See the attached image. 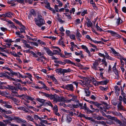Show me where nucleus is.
<instances>
[{
	"mask_svg": "<svg viewBox=\"0 0 126 126\" xmlns=\"http://www.w3.org/2000/svg\"><path fill=\"white\" fill-rule=\"evenodd\" d=\"M101 60V59H98L95 60L93 64L92 68L95 70H97L98 69L97 67L99 65Z\"/></svg>",
	"mask_w": 126,
	"mask_h": 126,
	"instance_id": "f257e3e1",
	"label": "nucleus"
},
{
	"mask_svg": "<svg viewBox=\"0 0 126 126\" xmlns=\"http://www.w3.org/2000/svg\"><path fill=\"white\" fill-rule=\"evenodd\" d=\"M84 78L83 79H84V80H82L81 81L83 84L86 86H88L89 84L91 81H92V80L90 78Z\"/></svg>",
	"mask_w": 126,
	"mask_h": 126,
	"instance_id": "f03ea898",
	"label": "nucleus"
},
{
	"mask_svg": "<svg viewBox=\"0 0 126 126\" xmlns=\"http://www.w3.org/2000/svg\"><path fill=\"white\" fill-rule=\"evenodd\" d=\"M21 26V28L19 29L20 31V32H16V34L19 35H20V33H22L23 32L24 33H25V28L24 26L22 24L20 25Z\"/></svg>",
	"mask_w": 126,
	"mask_h": 126,
	"instance_id": "7ed1b4c3",
	"label": "nucleus"
},
{
	"mask_svg": "<svg viewBox=\"0 0 126 126\" xmlns=\"http://www.w3.org/2000/svg\"><path fill=\"white\" fill-rule=\"evenodd\" d=\"M64 88L65 89L71 91H73L74 90L73 86L72 84H68L65 86Z\"/></svg>",
	"mask_w": 126,
	"mask_h": 126,
	"instance_id": "20e7f679",
	"label": "nucleus"
},
{
	"mask_svg": "<svg viewBox=\"0 0 126 126\" xmlns=\"http://www.w3.org/2000/svg\"><path fill=\"white\" fill-rule=\"evenodd\" d=\"M119 126H126V120L123 118V121L119 120Z\"/></svg>",
	"mask_w": 126,
	"mask_h": 126,
	"instance_id": "39448f33",
	"label": "nucleus"
},
{
	"mask_svg": "<svg viewBox=\"0 0 126 126\" xmlns=\"http://www.w3.org/2000/svg\"><path fill=\"white\" fill-rule=\"evenodd\" d=\"M15 120H16V122L19 123H25L26 122V121L25 120L18 117H16Z\"/></svg>",
	"mask_w": 126,
	"mask_h": 126,
	"instance_id": "423d86ee",
	"label": "nucleus"
},
{
	"mask_svg": "<svg viewBox=\"0 0 126 126\" xmlns=\"http://www.w3.org/2000/svg\"><path fill=\"white\" fill-rule=\"evenodd\" d=\"M45 24V21L43 19L39 20L38 22L36 23V24L39 27H41L42 25Z\"/></svg>",
	"mask_w": 126,
	"mask_h": 126,
	"instance_id": "0eeeda50",
	"label": "nucleus"
},
{
	"mask_svg": "<svg viewBox=\"0 0 126 126\" xmlns=\"http://www.w3.org/2000/svg\"><path fill=\"white\" fill-rule=\"evenodd\" d=\"M44 48L45 50L48 55L51 56H52L53 55V53L52 52V51L48 48L44 47Z\"/></svg>",
	"mask_w": 126,
	"mask_h": 126,
	"instance_id": "6e6552de",
	"label": "nucleus"
},
{
	"mask_svg": "<svg viewBox=\"0 0 126 126\" xmlns=\"http://www.w3.org/2000/svg\"><path fill=\"white\" fill-rule=\"evenodd\" d=\"M107 117L108 118L111 120H114L115 122H118V120L117 119V118H116L115 117H112L109 115H108L107 116Z\"/></svg>",
	"mask_w": 126,
	"mask_h": 126,
	"instance_id": "1a4fd4ad",
	"label": "nucleus"
},
{
	"mask_svg": "<svg viewBox=\"0 0 126 126\" xmlns=\"http://www.w3.org/2000/svg\"><path fill=\"white\" fill-rule=\"evenodd\" d=\"M117 63H115L113 67H112V70L114 72L115 74L117 75V76L118 75V70L116 69V65Z\"/></svg>",
	"mask_w": 126,
	"mask_h": 126,
	"instance_id": "9d476101",
	"label": "nucleus"
},
{
	"mask_svg": "<svg viewBox=\"0 0 126 126\" xmlns=\"http://www.w3.org/2000/svg\"><path fill=\"white\" fill-rule=\"evenodd\" d=\"M44 95L47 97H49L51 100L53 99L54 98V95L51 94H49L47 93H44Z\"/></svg>",
	"mask_w": 126,
	"mask_h": 126,
	"instance_id": "9b49d317",
	"label": "nucleus"
},
{
	"mask_svg": "<svg viewBox=\"0 0 126 126\" xmlns=\"http://www.w3.org/2000/svg\"><path fill=\"white\" fill-rule=\"evenodd\" d=\"M85 92L86 94V96H89L90 95L91 92L89 89L84 88Z\"/></svg>",
	"mask_w": 126,
	"mask_h": 126,
	"instance_id": "f8f14e48",
	"label": "nucleus"
},
{
	"mask_svg": "<svg viewBox=\"0 0 126 126\" xmlns=\"http://www.w3.org/2000/svg\"><path fill=\"white\" fill-rule=\"evenodd\" d=\"M9 120H3V121L6 124H8L9 125H11L12 126H16L17 125L14 124H12L10 122Z\"/></svg>",
	"mask_w": 126,
	"mask_h": 126,
	"instance_id": "ddd939ff",
	"label": "nucleus"
},
{
	"mask_svg": "<svg viewBox=\"0 0 126 126\" xmlns=\"http://www.w3.org/2000/svg\"><path fill=\"white\" fill-rule=\"evenodd\" d=\"M21 85L20 83H17L15 87V88H16V90H15L17 91L18 89H19L21 90L22 87L21 86Z\"/></svg>",
	"mask_w": 126,
	"mask_h": 126,
	"instance_id": "4468645a",
	"label": "nucleus"
},
{
	"mask_svg": "<svg viewBox=\"0 0 126 126\" xmlns=\"http://www.w3.org/2000/svg\"><path fill=\"white\" fill-rule=\"evenodd\" d=\"M64 61L65 63H67L71 64H73L75 66L76 65L75 63L72 62L70 60L68 59H65L64 60Z\"/></svg>",
	"mask_w": 126,
	"mask_h": 126,
	"instance_id": "2eb2a0df",
	"label": "nucleus"
},
{
	"mask_svg": "<svg viewBox=\"0 0 126 126\" xmlns=\"http://www.w3.org/2000/svg\"><path fill=\"white\" fill-rule=\"evenodd\" d=\"M59 96L56 94H54V98H53V101L56 102H58Z\"/></svg>",
	"mask_w": 126,
	"mask_h": 126,
	"instance_id": "dca6fc26",
	"label": "nucleus"
},
{
	"mask_svg": "<svg viewBox=\"0 0 126 126\" xmlns=\"http://www.w3.org/2000/svg\"><path fill=\"white\" fill-rule=\"evenodd\" d=\"M121 102H120L119 104V110H125L124 107L121 105Z\"/></svg>",
	"mask_w": 126,
	"mask_h": 126,
	"instance_id": "f3484780",
	"label": "nucleus"
},
{
	"mask_svg": "<svg viewBox=\"0 0 126 126\" xmlns=\"http://www.w3.org/2000/svg\"><path fill=\"white\" fill-rule=\"evenodd\" d=\"M71 70L69 68L68 69H63V76H64V74L65 73H67L69 72H70L71 71Z\"/></svg>",
	"mask_w": 126,
	"mask_h": 126,
	"instance_id": "a211bd4d",
	"label": "nucleus"
},
{
	"mask_svg": "<svg viewBox=\"0 0 126 126\" xmlns=\"http://www.w3.org/2000/svg\"><path fill=\"white\" fill-rule=\"evenodd\" d=\"M87 20L88 21L87 22H86V23L87 24V26L88 27H91L92 26V23L91 22L90 20L88 18L87 19Z\"/></svg>",
	"mask_w": 126,
	"mask_h": 126,
	"instance_id": "6ab92c4d",
	"label": "nucleus"
},
{
	"mask_svg": "<svg viewBox=\"0 0 126 126\" xmlns=\"http://www.w3.org/2000/svg\"><path fill=\"white\" fill-rule=\"evenodd\" d=\"M6 17H11L12 16L14 15V14L12 13L11 12H9L8 13H6Z\"/></svg>",
	"mask_w": 126,
	"mask_h": 126,
	"instance_id": "aec40b11",
	"label": "nucleus"
},
{
	"mask_svg": "<svg viewBox=\"0 0 126 126\" xmlns=\"http://www.w3.org/2000/svg\"><path fill=\"white\" fill-rule=\"evenodd\" d=\"M123 58H124L123 57L119 55V59L120 60V62L121 63V64L122 65H124V63L123 61Z\"/></svg>",
	"mask_w": 126,
	"mask_h": 126,
	"instance_id": "412c9836",
	"label": "nucleus"
},
{
	"mask_svg": "<svg viewBox=\"0 0 126 126\" xmlns=\"http://www.w3.org/2000/svg\"><path fill=\"white\" fill-rule=\"evenodd\" d=\"M92 104H94L95 106H97V107H99V106L101 105V104L98 103L97 102H94V101H91Z\"/></svg>",
	"mask_w": 126,
	"mask_h": 126,
	"instance_id": "4be33fe9",
	"label": "nucleus"
},
{
	"mask_svg": "<svg viewBox=\"0 0 126 126\" xmlns=\"http://www.w3.org/2000/svg\"><path fill=\"white\" fill-rule=\"evenodd\" d=\"M37 100L38 101H39L41 103H42V105L44 104V103L46 101V100L43 99H40V98H37Z\"/></svg>",
	"mask_w": 126,
	"mask_h": 126,
	"instance_id": "5701e85b",
	"label": "nucleus"
},
{
	"mask_svg": "<svg viewBox=\"0 0 126 126\" xmlns=\"http://www.w3.org/2000/svg\"><path fill=\"white\" fill-rule=\"evenodd\" d=\"M8 94L7 93L6 91H0V95L2 96H5Z\"/></svg>",
	"mask_w": 126,
	"mask_h": 126,
	"instance_id": "b1692460",
	"label": "nucleus"
},
{
	"mask_svg": "<svg viewBox=\"0 0 126 126\" xmlns=\"http://www.w3.org/2000/svg\"><path fill=\"white\" fill-rule=\"evenodd\" d=\"M65 99V98L63 97H60L59 96L58 102H64Z\"/></svg>",
	"mask_w": 126,
	"mask_h": 126,
	"instance_id": "393cba45",
	"label": "nucleus"
},
{
	"mask_svg": "<svg viewBox=\"0 0 126 126\" xmlns=\"http://www.w3.org/2000/svg\"><path fill=\"white\" fill-rule=\"evenodd\" d=\"M25 98L27 99L30 100L31 101H33L34 100V98H32L31 97L27 95H26L25 96Z\"/></svg>",
	"mask_w": 126,
	"mask_h": 126,
	"instance_id": "a878e982",
	"label": "nucleus"
},
{
	"mask_svg": "<svg viewBox=\"0 0 126 126\" xmlns=\"http://www.w3.org/2000/svg\"><path fill=\"white\" fill-rule=\"evenodd\" d=\"M53 55L55 54H59L61 52H60V51H59L55 49H54L53 51Z\"/></svg>",
	"mask_w": 126,
	"mask_h": 126,
	"instance_id": "bb28decb",
	"label": "nucleus"
},
{
	"mask_svg": "<svg viewBox=\"0 0 126 126\" xmlns=\"http://www.w3.org/2000/svg\"><path fill=\"white\" fill-rule=\"evenodd\" d=\"M105 53L106 54L105 57L106 58L110 60H112V58H111L109 56L107 52H105Z\"/></svg>",
	"mask_w": 126,
	"mask_h": 126,
	"instance_id": "cd10ccee",
	"label": "nucleus"
},
{
	"mask_svg": "<svg viewBox=\"0 0 126 126\" xmlns=\"http://www.w3.org/2000/svg\"><path fill=\"white\" fill-rule=\"evenodd\" d=\"M57 72L58 73H60L61 74H63V69L61 68H60L58 69H57L56 70Z\"/></svg>",
	"mask_w": 126,
	"mask_h": 126,
	"instance_id": "c85d7f7f",
	"label": "nucleus"
},
{
	"mask_svg": "<svg viewBox=\"0 0 126 126\" xmlns=\"http://www.w3.org/2000/svg\"><path fill=\"white\" fill-rule=\"evenodd\" d=\"M8 88L9 89H11L13 90H16V88H15V87L11 85H8Z\"/></svg>",
	"mask_w": 126,
	"mask_h": 126,
	"instance_id": "c756f323",
	"label": "nucleus"
},
{
	"mask_svg": "<svg viewBox=\"0 0 126 126\" xmlns=\"http://www.w3.org/2000/svg\"><path fill=\"white\" fill-rule=\"evenodd\" d=\"M109 82V80L107 79L106 80L102 81L101 82V83L103 85H106L107 83Z\"/></svg>",
	"mask_w": 126,
	"mask_h": 126,
	"instance_id": "7c9ffc66",
	"label": "nucleus"
},
{
	"mask_svg": "<svg viewBox=\"0 0 126 126\" xmlns=\"http://www.w3.org/2000/svg\"><path fill=\"white\" fill-rule=\"evenodd\" d=\"M115 92L116 94H118V87L116 85L114 87Z\"/></svg>",
	"mask_w": 126,
	"mask_h": 126,
	"instance_id": "2f4dec72",
	"label": "nucleus"
},
{
	"mask_svg": "<svg viewBox=\"0 0 126 126\" xmlns=\"http://www.w3.org/2000/svg\"><path fill=\"white\" fill-rule=\"evenodd\" d=\"M0 77L3 78H6L7 76L6 73H1L0 74Z\"/></svg>",
	"mask_w": 126,
	"mask_h": 126,
	"instance_id": "473e14b6",
	"label": "nucleus"
},
{
	"mask_svg": "<svg viewBox=\"0 0 126 126\" xmlns=\"http://www.w3.org/2000/svg\"><path fill=\"white\" fill-rule=\"evenodd\" d=\"M10 53L11 54L13 55L16 57H18L19 56V55L17 54L15 52H10Z\"/></svg>",
	"mask_w": 126,
	"mask_h": 126,
	"instance_id": "72a5a7b5",
	"label": "nucleus"
},
{
	"mask_svg": "<svg viewBox=\"0 0 126 126\" xmlns=\"http://www.w3.org/2000/svg\"><path fill=\"white\" fill-rule=\"evenodd\" d=\"M58 44L60 45H62L63 46L65 47V45L64 44V42L63 41H61V40H59L58 42Z\"/></svg>",
	"mask_w": 126,
	"mask_h": 126,
	"instance_id": "f704fd0d",
	"label": "nucleus"
},
{
	"mask_svg": "<svg viewBox=\"0 0 126 126\" xmlns=\"http://www.w3.org/2000/svg\"><path fill=\"white\" fill-rule=\"evenodd\" d=\"M41 122H40V124L41 125L44 124L43 123H44L45 124L47 123V121L46 120H42L41 119V120H40Z\"/></svg>",
	"mask_w": 126,
	"mask_h": 126,
	"instance_id": "c9c22d12",
	"label": "nucleus"
},
{
	"mask_svg": "<svg viewBox=\"0 0 126 126\" xmlns=\"http://www.w3.org/2000/svg\"><path fill=\"white\" fill-rule=\"evenodd\" d=\"M49 77L50 79H51L52 80L55 82L57 81V80L55 79V78L54 77V75L53 76H49Z\"/></svg>",
	"mask_w": 126,
	"mask_h": 126,
	"instance_id": "e433bc0d",
	"label": "nucleus"
},
{
	"mask_svg": "<svg viewBox=\"0 0 126 126\" xmlns=\"http://www.w3.org/2000/svg\"><path fill=\"white\" fill-rule=\"evenodd\" d=\"M96 124H102L103 125H105L106 124L105 122L104 121H97L96 122Z\"/></svg>",
	"mask_w": 126,
	"mask_h": 126,
	"instance_id": "4c0bfd02",
	"label": "nucleus"
},
{
	"mask_svg": "<svg viewBox=\"0 0 126 126\" xmlns=\"http://www.w3.org/2000/svg\"><path fill=\"white\" fill-rule=\"evenodd\" d=\"M24 45H25V47H26L28 48H30L31 49H32L33 48V47H31L28 44L25 43Z\"/></svg>",
	"mask_w": 126,
	"mask_h": 126,
	"instance_id": "58836bf2",
	"label": "nucleus"
},
{
	"mask_svg": "<svg viewBox=\"0 0 126 126\" xmlns=\"http://www.w3.org/2000/svg\"><path fill=\"white\" fill-rule=\"evenodd\" d=\"M34 119L36 120H37L38 119L40 120H41V118L39 117L37 115H34Z\"/></svg>",
	"mask_w": 126,
	"mask_h": 126,
	"instance_id": "ea45409f",
	"label": "nucleus"
},
{
	"mask_svg": "<svg viewBox=\"0 0 126 126\" xmlns=\"http://www.w3.org/2000/svg\"><path fill=\"white\" fill-rule=\"evenodd\" d=\"M121 94L123 96V97H125L126 96L125 94L123 92L121 86Z\"/></svg>",
	"mask_w": 126,
	"mask_h": 126,
	"instance_id": "a19ab883",
	"label": "nucleus"
},
{
	"mask_svg": "<svg viewBox=\"0 0 126 126\" xmlns=\"http://www.w3.org/2000/svg\"><path fill=\"white\" fill-rule=\"evenodd\" d=\"M6 78L7 79H9L11 81V80L15 81V79H14V78H11V77H9L8 75H7Z\"/></svg>",
	"mask_w": 126,
	"mask_h": 126,
	"instance_id": "79ce46f5",
	"label": "nucleus"
},
{
	"mask_svg": "<svg viewBox=\"0 0 126 126\" xmlns=\"http://www.w3.org/2000/svg\"><path fill=\"white\" fill-rule=\"evenodd\" d=\"M14 21L17 24L20 26L22 25V24L20 23L18 20L15 19H14Z\"/></svg>",
	"mask_w": 126,
	"mask_h": 126,
	"instance_id": "37998d69",
	"label": "nucleus"
},
{
	"mask_svg": "<svg viewBox=\"0 0 126 126\" xmlns=\"http://www.w3.org/2000/svg\"><path fill=\"white\" fill-rule=\"evenodd\" d=\"M53 109L54 110V112H58V107L57 105H55L53 107Z\"/></svg>",
	"mask_w": 126,
	"mask_h": 126,
	"instance_id": "c03bdc74",
	"label": "nucleus"
},
{
	"mask_svg": "<svg viewBox=\"0 0 126 126\" xmlns=\"http://www.w3.org/2000/svg\"><path fill=\"white\" fill-rule=\"evenodd\" d=\"M106 59H104L102 60V62H103V63L104 64L105 66H107V63L105 61Z\"/></svg>",
	"mask_w": 126,
	"mask_h": 126,
	"instance_id": "a18cd8bd",
	"label": "nucleus"
},
{
	"mask_svg": "<svg viewBox=\"0 0 126 126\" xmlns=\"http://www.w3.org/2000/svg\"><path fill=\"white\" fill-rule=\"evenodd\" d=\"M4 105V106L7 108H12V106L6 104V103Z\"/></svg>",
	"mask_w": 126,
	"mask_h": 126,
	"instance_id": "49530a36",
	"label": "nucleus"
},
{
	"mask_svg": "<svg viewBox=\"0 0 126 126\" xmlns=\"http://www.w3.org/2000/svg\"><path fill=\"white\" fill-rule=\"evenodd\" d=\"M105 107L106 108V109L108 110L109 108H110V106L107 103L105 105Z\"/></svg>",
	"mask_w": 126,
	"mask_h": 126,
	"instance_id": "de8ad7c7",
	"label": "nucleus"
},
{
	"mask_svg": "<svg viewBox=\"0 0 126 126\" xmlns=\"http://www.w3.org/2000/svg\"><path fill=\"white\" fill-rule=\"evenodd\" d=\"M27 118L30 121H32L33 120V118L30 115H28L27 116Z\"/></svg>",
	"mask_w": 126,
	"mask_h": 126,
	"instance_id": "09e8293b",
	"label": "nucleus"
},
{
	"mask_svg": "<svg viewBox=\"0 0 126 126\" xmlns=\"http://www.w3.org/2000/svg\"><path fill=\"white\" fill-rule=\"evenodd\" d=\"M76 36L78 37H81V35L80 34V33L78 31L76 33Z\"/></svg>",
	"mask_w": 126,
	"mask_h": 126,
	"instance_id": "8fccbe9b",
	"label": "nucleus"
},
{
	"mask_svg": "<svg viewBox=\"0 0 126 126\" xmlns=\"http://www.w3.org/2000/svg\"><path fill=\"white\" fill-rule=\"evenodd\" d=\"M98 55L100 56L103 57L104 59H105V55L104 54H102L100 53H99L98 54Z\"/></svg>",
	"mask_w": 126,
	"mask_h": 126,
	"instance_id": "3c124183",
	"label": "nucleus"
},
{
	"mask_svg": "<svg viewBox=\"0 0 126 126\" xmlns=\"http://www.w3.org/2000/svg\"><path fill=\"white\" fill-rule=\"evenodd\" d=\"M16 1V0H11V1H7V3L8 4H12L13 3H14Z\"/></svg>",
	"mask_w": 126,
	"mask_h": 126,
	"instance_id": "603ef678",
	"label": "nucleus"
},
{
	"mask_svg": "<svg viewBox=\"0 0 126 126\" xmlns=\"http://www.w3.org/2000/svg\"><path fill=\"white\" fill-rule=\"evenodd\" d=\"M111 50L112 51L113 53L116 55L118 54V53L113 48H112Z\"/></svg>",
	"mask_w": 126,
	"mask_h": 126,
	"instance_id": "864d4df0",
	"label": "nucleus"
},
{
	"mask_svg": "<svg viewBox=\"0 0 126 126\" xmlns=\"http://www.w3.org/2000/svg\"><path fill=\"white\" fill-rule=\"evenodd\" d=\"M70 37L71 39H72L73 40H75L76 39L75 35H70Z\"/></svg>",
	"mask_w": 126,
	"mask_h": 126,
	"instance_id": "5fc2aeb1",
	"label": "nucleus"
},
{
	"mask_svg": "<svg viewBox=\"0 0 126 126\" xmlns=\"http://www.w3.org/2000/svg\"><path fill=\"white\" fill-rule=\"evenodd\" d=\"M38 41L41 44L45 45L46 44V43L44 42H43L41 40H38Z\"/></svg>",
	"mask_w": 126,
	"mask_h": 126,
	"instance_id": "6e6d98bb",
	"label": "nucleus"
},
{
	"mask_svg": "<svg viewBox=\"0 0 126 126\" xmlns=\"http://www.w3.org/2000/svg\"><path fill=\"white\" fill-rule=\"evenodd\" d=\"M103 117H100L99 116H98L96 119L98 120H100L103 119Z\"/></svg>",
	"mask_w": 126,
	"mask_h": 126,
	"instance_id": "4d7b16f0",
	"label": "nucleus"
},
{
	"mask_svg": "<svg viewBox=\"0 0 126 126\" xmlns=\"http://www.w3.org/2000/svg\"><path fill=\"white\" fill-rule=\"evenodd\" d=\"M46 3H46V4H47V5L45 7H46L48 9L50 7L49 3V2H46Z\"/></svg>",
	"mask_w": 126,
	"mask_h": 126,
	"instance_id": "13d9d810",
	"label": "nucleus"
},
{
	"mask_svg": "<svg viewBox=\"0 0 126 126\" xmlns=\"http://www.w3.org/2000/svg\"><path fill=\"white\" fill-rule=\"evenodd\" d=\"M112 104L115 106H116L117 104V102L114 100H112Z\"/></svg>",
	"mask_w": 126,
	"mask_h": 126,
	"instance_id": "bf43d9fd",
	"label": "nucleus"
},
{
	"mask_svg": "<svg viewBox=\"0 0 126 126\" xmlns=\"http://www.w3.org/2000/svg\"><path fill=\"white\" fill-rule=\"evenodd\" d=\"M87 13V10H85L83 11L81 13V16H84L85 14Z\"/></svg>",
	"mask_w": 126,
	"mask_h": 126,
	"instance_id": "052dcab7",
	"label": "nucleus"
},
{
	"mask_svg": "<svg viewBox=\"0 0 126 126\" xmlns=\"http://www.w3.org/2000/svg\"><path fill=\"white\" fill-rule=\"evenodd\" d=\"M87 108L86 104V103H85L84 104L83 107L81 108V109L85 110Z\"/></svg>",
	"mask_w": 126,
	"mask_h": 126,
	"instance_id": "680f3d73",
	"label": "nucleus"
},
{
	"mask_svg": "<svg viewBox=\"0 0 126 126\" xmlns=\"http://www.w3.org/2000/svg\"><path fill=\"white\" fill-rule=\"evenodd\" d=\"M12 100H13V101H14L15 102H18V100H17V99H16L15 98L13 97L12 98Z\"/></svg>",
	"mask_w": 126,
	"mask_h": 126,
	"instance_id": "e2e57ef3",
	"label": "nucleus"
},
{
	"mask_svg": "<svg viewBox=\"0 0 126 126\" xmlns=\"http://www.w3.org/2000/svg\"><path fill=\"white\" fill-rule=\"evenodd\" d=\"M0 29L2 31L4 32H5L7 30V29L6 28L2 27L0 28Z\"/></svg>",
	"mask_w": 126,
	"mask_h": 126,
	"instance_id": "0e129e2a",
	"label": "nucleus"
},
{
	"mask_svg": "<svg viewBox=\"0 0 126 126\" xmlns=\"http://www.w3.org/2000/svg\"><path fill=\"white\" fill-rule=\"evenodd\" d=\"M76 24H77L79 23H80V20L79 19H77L76 21Z\"/></svg>",
	"mask_w": 126,
	"mask_h": 126,
	"instance_id": "69168bd1",
	"label": "nucleus"
},
{
	"mask_svg": "<svg viewBox=\"0 0 126 126\" xmlns=\"http://www.w3.org/2000/svg\"><path fill=\"white\" fill-rule=\"evenodd\" d=\"M108 32L112 34H116V33L111 31H109Z\"/></svg>",
	"mask_w": 126,
	"mask_h": 126,
	"instance_id": "338daca9",
	"label": "nucleus"
},
{
	"mask_svg": "<svg viewBox=\"0 0 126 126\" xmlns=\"http://www.w3.org/2000/svg\"><path fill=\"white\" fill-rule=\"evenodd\" d=\"M122 11L124 13H126V8L125 7H123L122 9Z\"/></svg>",
	"mask_w": 126,
	"mask_h": 126,
	"instance_id": "774afa93",
	"label": "nucleus"
}]
</instances>
